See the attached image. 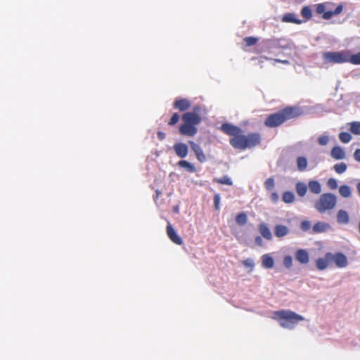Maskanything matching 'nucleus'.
I'll return each mask as SVG.
<instances>
[{"instance_id":"ddd939ff","label":"nucleus","mask_w":360,"mask_h":360,"mask_svg":"<svg viewBox=\"0 0 360 360\" xmlns=\"http://www.w3.org/2000/svg\"><path fill=\"white\" fill-rule=\"evenodd\" d=\"M295 259L302 264H307L309 261V252L305 249H299L295 253Z\"/></svg>"},{"instance_id":"49530a36","label":"nucleus","mask_w":360,"mask_h":360,"mask_svg":"<svg viewBox=\"0 0 360 360\" xmlns=\"http://www.w3.org/2000/svg\"><path fill=\"white\" fill-rule=\"evenodd\" d=\"M179 116L177 113H174L169 120V124L174 125L179 121Z\"/></svg>"},{"instance_id":"cd10ccee","label":"nucleus","mask_w":360,"mask_h":360,"mask_svg":"<svg viewBox=\"0 0 360 360\" xmlns=\"http://www.w3.org/2000/svg\"><path fill=\"white\" fill-rule=\"evenodd\" d=\"M339 193L343 198H349L352 195L351 188L347 185L340 186Z\"/></svg>"},{"instance_id":"c85d7f7f","label":"nucleus","mask_w":360,"mask_h":360,"mask_svg":"<svg viewBox=\"0 0 360 360\" xmlns=\"http://www.w3.org/2000/svg\"><path fill=\"white\" fill-rule=\"evenodd\" d=\"M282 20L285 22H302L300 20L295 18L294 13H288L283 15Z\"/></svg>"},{"instance_id":"2f4dec72","label":"nucleus","mask_w":360,"mask_h":360,"mask_svg":"<svg viewBox=\"0 0 360 360\" xmlns=\"http://www.w3.org/2000/svg\"><path fill=\"white\" fill-rule=\"evenodd\" d=\"M248 217L245 212L239 213L236 217V223L240 226H243L247 223Z\"/></svg>"},{"instance_id":"72a5a7b5","label":"nucleus","mask_w":360,"mask_h":360,"mask_svg":"<svg viewBox=\"0 0 360 360\" xmlns=\"http://www.w3.org/2000/svg\"><path fill=\"white\" fill-rule=\"evenodd\" d=\"M215 181L221 184H226L229 186H231L233 184L231 179L227 175H224L221 178L217 179Z\"/></svg>"},{"instance_id":"6ab92c4d","label":"nucleus","mask_w":360,"mask_h":360,"mask_svg":"<svg viewBox=\"0 0 360 360\" xmlns=\"http://www.w3.org/2000/svg\"><path fill=\"white\" fill-rule=\"evenodd\" d=\"M262 266L265 269H271L274 264V258L269 254H264L261 257Z\"/></svg>"},{"instance_id":"f3484780","label":"nucleus","mask_w":360,"mask_h":360,"mask_svg":"<svg viewBox=\"0 0 360 360\" xmlns=\"http://www.w3.org/2000/svg\"><path fill=\"white\" fill-rule=\"evenodd\" d=\"M174 107L180 111H185L191 107V103L186 98L176 99L174 103Z\"/></svg>"},{"instance_id":"603ef678","label":"nucleus","mask_w":360,"mask_h":360,"mask_svg":"<svg viewBox=\"0 0 360 360\" xmlns=\"http://www.w3.org/2000/svg\"><path fill=\"white\" fill-rule=\"evenodd\" d=\"M275 62L282 63L283 64H288L289 63L288 60H280V59H276Z\"/></svg>"},{"instance_id":"393cba45","label":"nucleus","mask_w":360,"mask_h":360,"mask_svg":"<svg viewBox=\"0 0 360 360\" xmlns=\"http://www.w3.org/2000/svg\"><path fill=\"white\" fill-rule=\"evenodd\" d=\"M178 165L180 167L185 169L186 170H187L189 172L193 173L196 171L195 166L186 160H180L178 162Z\"/></svg>"},{"instance_id":"9b49d317","label":"nucleus","mask_w":360,"mask_h":360,"mask_svg":"<svg viewBox=\"0 0 360 360\" xmlns=\"http://www.w3.org/2000/svg\"><path fill=\"white\" fill-rule=\"evenodd\" d=\"M221 129L225 134L233 136V137L238 135V134H240L242 131L239 127L229 123L223 124L221 127Z\"/></svg>"},{"instance_id":"dca6fc26","label":"nucleus","mask_w":360,"mask_h":360,"mask_svg":"<svg viewBox=\"0 0 360 360\" xmlns=\"http://www.w3.org/2000/svg\"><path fill=\"white\" fill-rule=\"evenodd\" d=\"M179 131L183 135L192 136L197 133V128L193 125L184 123L180 127Z\"/></svg>"},{"instance_id":"f704fd0d","label":"nucleus","mask_w":360,"mask_h":360,"mask_svg":"<svg viewBox=\"0 0 360 360\" xmlns=\"http://www.w3.org/2000/svg\"><path fill=\"white\" fill-rule=\"evenodd\" d=\"M338 136L340 141L344 143H349L352 139V136L348 132H340Z\"/></svg>"},{"instance_id":"4468645a","label":"nucleus","mask_w":360,"mask_h":360,"mask_svg":"<svg viewBox=\"0 0 360 360\" xmlns=\"http://www.w3.org/2000/svg\"><path fill=\"white\" fill-rule=\"evenodd\" d=\"M167 233L169 239L176 245H181L183 243V240L181 237L176 233V231L173 229V227L168 224L167 226Z\"/></svg>"},{"instance_id":"0eeeda50","label":"nucleus","mask_w":360,"mask_h":360,"mask_svg":"<svg viewBox=\"0 0 360 360\" xmlns=\"http://www.w3.org/2000/svg\"><path fill=\"white\" fill-rule=\"evenodd\" d=\"M230 144L234 148L245 150L247 148L245 144V135L238 134L234 137L230 139Z\"/></svg>"},{"instance_id":"79ce46f5","label":"nucleus","mask_w":360,"mask_h":360,"mask_svg":"<svg viewBox=\"0 0 360 360\" xmlns=\"http://www.w3.org/2000/svg\"><path fill=\"white\" fill-rule=\"evenodd\" d=\"M327 186L333 190L338 188V181L335 179L330 178L327 181Z\"/></svg>"},{"instance_id":"37998d69","label":"nucleus","mask_w":360,"mask_h":360,"mask_svg":"<svg viewBox=\"0 0 360 360\" xmlns=\"http://www.w3.org/2000/svg\"><path fill=\"white\" fill-rule=\"evenodd\" d=\"M329 137L326 135L321 136L318 138V143L321 146H326L328 144Z\"/></svg>"},{"instance_id":"473e14b6","label":"nucleus","mask_w":360,"mask_h":360,"mask_svg":"<svg viewBox=\"0 0 360 360\" xmlns=\"http://www.w3.org/2000/svg\"><path fill=\"white\" fill-rule=\"evenodd\" d=\"M348 62L354 65H360V51L356 54H351L349 51Z\"/></svg>"},{"instance_id":"39448f33","label":"nucleus","mask_w":360,"mask_h":360,"mask_svg":"<svg viewBox=\"0 0 360 360\" xmlns=\"http://www.w3.org/2000/svg\"><path fill=\"white\" fill-rule=\"evenodd\" d=\"M332 4H320L316 6V12L323 15V18L329 20L332 16L340 14L342 10V5L340 4L335 9L331 8Z\"/></svg>"},{"instance_id":"f03ea898","label":"nucleus","mask_w":360,"mask_h":360,"mask_svg":"<svg viewBox=\"0 0 360 360\" xmlns=\"http://www.w3.org/2000/svg\"><path fill=\"white\" fill-rule=\"evenodd\" d=\"M273 318L279 321V325L283 328L292 330L297 323L304 320V317L290 310H280L274 313Z\"/></svg>"},{"instance_id":"a211bd4d","label":"nucleus","mask_w":360,"mask_h":360,"mask_svg":"<svg viewBox=\"0 0 360 360\" xmlns=\"http://www.w3.org/2000/svg\"><path fill=\"white\" fill-rule=\"evenodd\" d=\"M331 157L335 160H343L346 158L345 150L340 146H335L330 151Z\"/></svg>"},{"instance_id":"7ed1b4c3","label":"nucleus","mask_w":360,"mask_h":360,"mask_svg":"<svg viewBox=\"0 0 360 360\" xmlns=\"http://www.w3.org/2000/svg\"><path fill=\"white\" fill-rule=\"evenodd\" d=\"M337 205L335 195L327 193L321 194L318 200L314 202V208L321 214L328 210H332Z\"/></svg>"},{"instance_id":"de8ad7c7","label":"nucleus","mask_w":360,"mask_h":360,"mask_svg":"<svg viewBox=\"0 0 360 360\" xmlns=\"http://www.w3.org/2000/svg\"><path fill=\"white\" fill-rule=\"evenodd\" d=\"M270 198L274 202H276L279 199L278 194L276 192H274L271 194Z\"/></svg>"},{"instance_id":"a878e982","label":"nucleus","mask_w":360,"mask_h":360,"mask_svg":"<svg viewBox=\"0 0 360 360\" xmlns=\"http://www.w3.org/2000/svg\"><path fill=\"white\" fill-rule=\"evenodd\" d=\"M296 192L300 197H303L306 195L307 191V186L303 182H298L295 185Z\"/></svg>"},{"instance_id":"6e6d98bb","label":"nucleus","mask_w":360,"mask_h":360,"mask_svg":"<svg viewBox=\"0 0 360 360\" xmlns=\"http://www.w3.org/2000/svg\"><path fill=\"white\" fill-rule=\"evenodd\" d=\"M260 59H261L260 62H262H262H263V60H267V58L261 57V58H260Z\"/></svg>"},{"instance_id":"4d7b16f0","label":"nucleus","mask_w":360,"mask_h":360,"mask_svg":"<svg viewBox=\"0 0 360 360\" xmlns=\"http://www.w3.org/2000/svg\"><path fill=\"white\" fill-rule=\"evenodd\" d=\"M175 212H178V207L174 208Z\"/></svg>"},{"instance_id":"aec40b11","label":"nucleus","mask_w":360,"mask_h":360,"mask_svg":"<svg viewBox=\"0 0 360 360\" xmlns=\"http://www.w3.org/2000/svg\"><path fill=\"white\" fill-rule=\"evenodd\" d=\"M337 221L340 224H347L349 221L348 213L343 210H340L337 213Z\"/></svg>"},{"instance_id":"09e8293b","label":"nucleus","mask_w":360,"mask_h":360,"mask_svg":"<svg viewBox=\"0 0 360 360\" xmlns=\"http://www.w3.org/2000/svg\"><path fill=\"white\" fill-rule=\"evenodd\" d=\"M355 160L360 162V149H356L354 153Z\"/></svg>"},{"instance_id":"4be33fe9","label":"nucleus","mask_w":360,"mask_h":360,"mask_svg":"<svg viewBox=\"0 0 360 360\" xmlns=\"http://www.w3.org/2000/svg\"><path fill=\"white\" fill-rule=\"evenodd\" d=\"M309 189L314 194H319L321 192V184L316 180H311L308 184Z\"/></svg>"},{"instance_id":"e433bc0d","label":"nucleus","mask_w":360,"mask_h":360,"mask_svg":"<svg viewBox=\"0 0 360 360\" xmlns=\"http://www.w3.org/2000/svg\"><path fill=\"white\" fill-rule=\"evenodd\" d=\"M351 131L356 134L360 135V122H353L350 124Z\"/></svg>"},{"instance_id":"bb28decb","label":"nucleus","mask_w":360,"mask_h":360,"mask_svg":"<svg viewBox=\"0 0 360 360\" xmlns=\"http://www.w3.org/2000/svg\"><path fill=\"white\" fill-rule=\"evenodd\" d=\"M307 167V160L305 157L300 156L297 158V167L300 172L306 169Z\"/></svg>"},{"instance_id":"58836bf2","label":"nucleus","mask_w":360,"mask_h":360,"mask_svg":"<svg viewBox=\"0 0 360 360\" xmlns=\"http://www.w3.org/2000/svg\"><path fill=\"white\" fill-rule=\"evenodd\" d=\"M283 264L287 269H290L292 266V257L290 255H287L283 258Z\"/></svg>"},{"instance_id":"f257e3e1","label":"nucleus","mask_w":360,"mask_h":360,"mask_svg":"<svg viewBox=\"0 0 360 360\" xmlns=\"http://www.w3.org/2000/svg\"><path fill=\"white\" fill-rule=\"evenodd\" d=\"M298 115L297 108L287 107L278 112L269 115L264 124L269 127H276L283 124L285 121L296 117Z\"/></svg>"},{"instance_id":"5701e85b","label":"nucleus","mask_w":360,"mask_h":360,"mask_svg":"<svg viewBox=\"0 0 360 360\" xmlns=\"http://www.w3.org/2000/svg\"><path fill=\"white\" fill-rule=\"evenodd\" d=\"M259 231L260 234L266 240H271L272 234L269 227L265 224L259 225Z\"/></svg>"},{"instance_id":"1a4fd4ad","label":"nucleus","mask_w":360,"mask_h":360,"mask_svg":"<svg viewBox=\"0 0 360 360\" xmlns=\"http://www.w3.org/2000/svg\"><path fill=\"white\" fill-rule=\"evenodd\" d=\"M182 119L186 124L193 126L198 124L201 121L200 117L194 112H188L184 113Z\"/></svg>"},{"instance_id":"412c9836","label":"nucleus","mask_w":360,"mask_h":360,"mask_svg":"<svg viewBox=\"0 0 360 360\" xmlns=\"http://www.w3.org/2000/svg\"><path fill=\"white\" fill-rule=\"evenodd\" d=\"M289 229L284 225H276L274 228V234L278 238H282L288 235Z\"/></svg>"},{"instance_id":"9d476101","label":"nucleus","mask_w":360,"mask_h":360,"mask_svg":"<svg viewBox=\"0 0 360 360\" xmlns=\"http://www.w3.org/2000/svg\"><path fill=\"white\" fill-rule=\"evenodd\" d=\"M260 135L258 133H251L245 136V144L247 148L255 147L260 143Z\"/></svg>"},{"instance_id":"4c0bfd02","label":"nucleus","mask_w":360,"mask_h":360,"mask_svg":"<svg viewBox=\"0 0 360 360\" xmlns=\"http://www.w3.org/2000/svg\"><path fill=\"white\" fill-rule=\"evenodd\" d=\"M311 227V221L309 220H304L300 223V229L302 231L307 232L310 230Z\"/></svg>"},{"instance_id":"ea45409f","label":"nucleus","mask_w":360,"mask_h":360,"mask_svg":"<svg viewBox=\"0 0 360 360\" xmlns=\"http://www.w3.org/2000/svg\"><path fill=\"white\" fill-rule=\"evenodd\" d=\"M244 41L246 43L248 46H251L255 44L258 41V38L255 37H248L244 38Z\"/></svg>"},{"instance_id":"c03bdc74","label":"nucleus","mask_w":360,"mask_h":360,"mask_svg":"<svg viewBox=\"0 0 360 360\" xmlns=\"http://www.w3.org/2000/svg\"><path fill=\"white\" fill-rule=\"evenodd\" d=\"M243 265L247 268L252 269L255 266V262L252 259L248 258L243 262Z\"/></svg>"},{"instance_id":"2eb2a0df","label":"nucleus","mask_w":360,"mask_h":360,"mask_svg":"<svg viewBox=\"0 0 360 360\" xmlns=\"http://www.w3.org/2000/svg\"><path fill=\"white\" fill-rule=\"evenodd\" d=\"M174 150L179 158H184L188 155V148L186 144L178 143L174 145Z\"/></svg>"},{"instance_id":"864d4df0","label":"nucleus","mask_w":360,"mask_h":360,"mask_svg":"<svg viewBox=\"0 0 360 360\" xmlns=\"http://www.w3.org/2000/svg\"><path fill=\"white\" fill-rule=\"evenodd\" d=\"M356 189L359 195H360V182L357 184L356 185Z\"/></svg>"},{"instance_id":"a19ab883","label":"nucleus","mask_w":360,"mask_h":360,"mask_svg":"<svg viewBox=\"0 0 360 360\" xmlns=\"http://www.w3.org/2000/svg\"><path fill=\"white\" fill-rule=\"evenodd\" d=\"M274 185V179L272 177L268 178L264 182V186L266 190H271Z\"/></svg>"},{"instance_id":"7c9ffc66","label":"nucleus","mask_w":360,"mask_h":360,"mask_svg":"<svg viewBox=\"0 0 360 360\" xmlns=\"http://www.w3.org/2000/svg\"><path fill=\"white\" fill-rule=\"evenodd\" d=\"M282 200L285 203H292L295 200V195L291 191H285L283 194Z\"/></svg>"},{"instance_id":"3c124183","label":"nucleus","mask_w":360,"mask_h":360,"mask_svg":"<svg viewBox=\"0 0 360 360\" xmlns=\"http://www.w3.org/2000/svg\"><path fill=\"white\" fill-rule=\"evenodd\" d=\"M158 138L160 139V140H163L165 139L166 135L164 132H162V131H158Z\"/></svg>"},{"instance_id":"5fc2aeb1","label":"nucleus","mask_w":360,"mask_h":360,"mask_svg":"<svg viewBox=\"0 0 360 360\" xmlns=\"http://www.w3.org/2000/svg\"><path fill=\"white\" fill-rule=\"evenodd\" d=\"M193 110H194L195 112H198L200 110V108L199 107H195Z\"/></svg>"},{"instance_id":"f8f14e48","label":"nucleus","mask_w":360,"mask_h":360,"mask_svg":"<svg viewBox=\"0 0 360 360\" xmlns=\"http://www.w3.org/2000/svg\"><path fill=\"white\" fill-rule=\"evenodd\" d=\"M189 144L191 146V149L195 153L198 160L200 161V162H205L207 160V158L201 147L198 144L191 141H189Z\"/></svg>"},{"instance_id":"423d86ee","label":"nucleus","mask_w":360,"mask_h":360,"mask_svg":"<svg viewBox=\"0 0 360 360\" xmlns=\"http://www.w3.org/2000/svg\"><path fill=\"white\" fill-rule=\"evenodd\" d=\"M327 258H330V262H334L339 268L346 267L348 264L347 257L341 252H337L335 254L328 252Z\"/></svg>"},{"instance_id":"b1692460","label":"nucleus","mask_w":360,"mask_h":360,"mask_svg":"<svg viewBox=\"0 0 360 360\" xmlns=\"http://www.w3.org/2000/svg\"><path fill=\"white\" fill-rule=\"evenodd\" d=\"M329 262H330V258H327L326 253L323 258H319L316 260V267L319 270L323 271L327 268Z\"/></svg>"},{"instance_id":"c756f323","label":"nucleus","mask_w":360,"mask_h":360,"mask_svg":"<svg viewBox=\"0 0 360 360\" xmlns=\"http://www.w3.org/2000/svg\"><path fill=\"white\" fill-rule=\"evenodd\" d=\"M347 165L345 162H340L333 165V169L339 174H343L346 172Z\"/></svg>"},{"instance_id":"a18cd8bd","label":"nucleus","mask_w":360,"mask_h":360,"mask_svg":"<svg viewBox=\"0 0 360 360\" xmlns=\"http://www.w3.org/2000/svg\"><path fill=\"white\" fill-rule=\"evenodd\" d=\"M221 197L219 194H215L214 196V207L217 210L219 209V202H220Z\"/></svg>"},{"instance_id":"20e7f679","label":"nucleus","mask_w":360,"mask_h":360,"mask_svg":"<svg viewBox=\"0 0 360 360\" xmlns=\"http://www.w3.org/2000/svg\"><path fill=\"white\" fill-rule=\"evenodd\" d=\"M349 51H328L323 53L325 63H348Z\"/></svg>"},{"instance_id":"6e6552de","label":"nucleus","mask_w":360,"mask_h":360,"mask_svg":"<svg viewBox=\"0 0 360 360\" xmlns=\"http://www.w3.org/2000/svg\"><path fill=\"white\" fill-rule=\"evenodd\" d=\"M330 229H331V226L329 223L324 222V221H317L311 227V230L310 231V233L311 234L322 233L327 232L328 231H329Z\"/></svg>"},{"instance_id":"8fccbe9b","label":"nucleus","mask_w":360,"mask_h":360,"mask_svg":"<svg viewBox=\"0 0 360 360\" xmlns=\"http://www.w3.org/2000/svg\"><path fill=\"white\" fill-rule=\"evenodd\" d=\"M255 241L257 245H259V246L262 245L263 240L260 236H257L255 239Z\"/></svg>"},{"instance_id":"c9c22d12","label":"nucleus","mask_w":360,"mask_h":360,"mask_svg":"<svg viewBox=\"0 0 360 360\" xmlns=\"http://www.w3.org/2000/svg\"><path fill=\"white\" fill-rule=\"evenodd\" d=\"M302 15L305 20H310L312 15L311 10L309 6H304L301 11Z\"/></svg>"}]
</instances>
